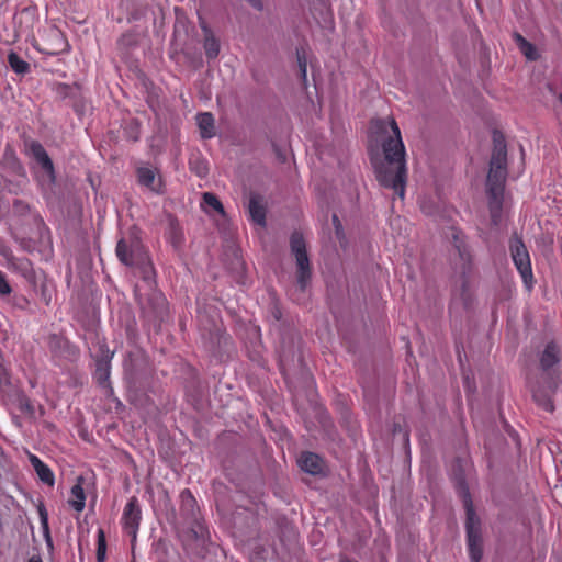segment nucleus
<instances>
[{
	"mask_svg": "<svg viewBox=\"0 0 562 562\" xmlns=\"http://www.w3.org/2000/svg\"><path fill=\"white\" fill-rule=\"evenodd\" d=\"M514 38L519 50L526 56V58L529 60H536L538 58L537 49L530 42H528L519 33H515Z\"/></svg>",
	"mask_w": 562,
	"mask_h": 562,
	"instance_id": "21",
	"label": "nucleus"
},
{
	"mask_svg": "<svg viewBox=\"0 0 562 562\" xmlns=\"http://www.w3.org/2000/svg\"><path fill=\"white\" fill-rule=\"evenodd\" d=\"M248 211H249V214H250V217L251 220L265 227L267 222H266V213H267V210H266V205L263 203V198L260 195V194H257V193H250V196H249V203H248Z\"/></svg>",
	"mask_w": 562,
	"mask_h": 562,
	"instance_id": "12",
	"label": "nucleus"
},
{
	"mask_svg": "<svg viewBox=\"0 0 562 562\" xmlns=\"http://www.w3.org/2000/svg\"><path fill=\"white\" fill-rule=\"evenodd\" d=\"M507 178V147L502 133L493 134V151L486 179L491 221L498 225L502 216L504 188Z\"/></svg>",
	"mask_w": 562,
	"mask_h": 562,
	"instance_id": "2",
	"label": "nucleus"
},
{
	"mask_svg": "<svg viewBox=\"0 0 562 562\" xmlns=\"http://www.w3.org/2000/svg\"><path fill=\"white\" fill-rule=\"evenodd\" d=\"M299 464L304 472L313 475L321 473L323 470L322 459L312 452L302 453Z\"/></svg>",
	"mask_w": 562,
	"mask_h": 562,
	"instance_id": "14",
	"label": "nucleus"
},
{
	"mask_svg": "<svg viewBox=\"0 0 562 562\" xmlns=\"http://www.w3.org/2000/svg\"><path fill=\"white\" fill-rule=\"evenodd\" d=\"M14 403L18 407V409L24 414L27 417H33L35 409L34 405L31 403V401L23 394V393H16Z\"/></svg>",
	"mask_w": 562,
	"mask_h": 562,
	"instance_id": "24",
	"label": "nucleus"
},
{
	"mask_svg": "<svg viewBox=\"0 0 562 562\" xmlns=\"http://www.w3.org/2000/svg\"><path fill=\"white\" fill-rule=\"evenodd\" d=\"M181 503L182 510H184L186 513H190L192 516H194L195 499L189 490H184L181 492ZM195 517H193V519Z\"/></svg>",
	"mask_w": 562,
	"mask_h": 562,
	"instance_id": "26",
	"label": "nucleus"
},
{
	"mask_svg": "<svg viewBox=\"0 0 562 562\" xmlns=\"http://www.w3.org/2000/svg\"><path fill=\"white\" fill-rule=\"evenodd\" d=\"M8 63L14 72L24 75L30 70V64L23 60L16 53L11 52L8 55Z\"/></svg>",
	"mask_w": 562,
	"mask_h": 562,
	"instance_id": "23",
	"label": "nucleus"
},
{
	"mask_svg": "<svg viewBox=\"0 0 562 562\" xmlns=\"http://www.w3.org/2000/svg\"><path fill=\"white\" fill-rule=\"evenodd\" d=\"M115 251L123 265L137 268L145 281L153 280L155 273L153 265L138 238L130 237L120 239Z\"/></svg>",
	"mask_w": 562,
	"mask_h": 562,
	"instance_id": "4",
	"label": "nucleus"
},
{
	"mask_svg": "<svg viewBox=\"0 0 562 562\" xmlns=\"http://www.w3.org/2000/svg\"><path fill=\"white\" fill-rule=\"evenodd\" d=\"M38 514H40L41 524L43 527V533H44L46 543L49 548H53L52 537H50L49 527H48V514H47L46 509L44 508V506L38 507Z\"/></svg>",
	"mask_w": 562,
	"mask_h": 562,
	"instance_id": "25",
	"label": "nucleus"
},
{
	"mask_svg": "<svg viewBox=\"0 0 562 562\" xmlns=\"http://www.w3.org/2000/svg\"><path fill=\"white\" fill-rule=\"evenodd\" d=\"M246 1L249 2V4L251 7H254L255 9H257L258 11H261L263 9V4H262L261 0H246Z\"/></svg>",
	"mask_w": 562,
	"mask_h": 562,
	"instance_id": "35",
	"label": "nucleus"
},
{
	"mask_svg": "<svg viewBox=\"0 0 562 562\" xmlns=\"http://www.w3.org/2000/svg\"><path fill=\"white\" fill-rule=\"evenodd\" d=\"M137 175L140 184L146 186L156 192L160 190V180H156L154 169L142 167L137 170Z\"/></svg>",
	"mask_w": 562,
	"mask_h": 562,
	"instance_id": "19",
	"label": "nucleus"
},
{
	"mask_svg": "<svg viewBox=\"0 0 562 562\" xmlns=\"http://www.w3.org/2000/svg\"><path fill=\"white\" fill-rule=\"evenodd\" d=\"M181 540L184 549L196 557H204L209 541V533L196 518L191 522V526L181 532Z\"/></svg>",
	"mask_w": 562,
	"mask_h": 562,
	"instance_id": "7",
	"label": "nucleus"
},
{
	"mask_svg": "<svg viewBox=\"0 0 562 562\" xmlns=\"http://www.w3.org/2000/svg\"><path fill=\"white\" fill-rule=\"evenodd\" d=\"M203 201L204 203L212 207L213 210L217 211L218 213L221 214H224V207H223V204L222 202L216 198L215 194L213 193H210V192H205L203 194Z\"/></svg>",
	"mask_w": 562,
	"mask_h": 562,
	"instance_id": "27",
	"label": "nucleus"
},
{
	"mask_svg": "<svg viewBox=\"0 0 562 562\" xmlns=\"http://www.w3.org/2000/svg\"><path fill=\"white\" fill-rule=\"evenodd\" d=\"M12 289L2 271H0V295H9Z\"/></svg>",
	"mask_w": 562,
	"mask_h": 562,
	"instance_id": "29",
	"label": "nucleus"
},
{
	"mask_svg": "<svg viewBox=\"0 0 562 562\" xmlns=\"http://www.w3.org/2000/svg\"><path fill=\"white\" fill-rule=\"evenodd\" d=\"M306 71H307V67H305V68H300V74H301L302 80H303L304 82L306 81Z\"/></svg>",
	"mask_w": 562,
	"mask_h": 562,
	"instance_id": "37",
	"label": "nucleus"
},
{
	"mask_svg": "<svg viewBox=\"0 0 562 562\" xmlns=\"http://www.w3.org/2000/svg\"><path fill=\"white\" fill-rule=\"evenodd\" d=\"M369 156L376 180L404 198L407 178L406 151L401 130L390 116L372 119L369 126Z\"/></svg>",
	"mask_w": 562,
	"mask_h": 562,
	"instance_id": "1",
	"label": "nucleus"
},
{
	"mask_svg": "<svg viewBox=\"0 0 562 562\" xmlns=\"http://www.w3.org/2000/svg\"><path fill=\"white\" fill-rule=\"evenodd\" d=\"M140 520V508L136 497H132L123 513L124 527L135 538Z\"/></svg>",
	"mask_w": 562,
	"mask_h": 562,
	"instance_id": "11",
	"label": "nucleus"
},
{
	"mask_svg": "<svg viewBox=\"0 0 562 562\" xmlns=\"http://www.w3.org/2000/svg\"><path fill=\"white\" fill-rule=\"evenodd\" d=\"M451 238V263L454 273L459 276V279L457 280V286L464 306H468L471 300V295L468 290L467 276L471 272L472 269V255L467 244L465 236L461 232L452 229Z\"/></svg>",
	"mask_w": 562,
	"mask_h": 562,
	"instance_id": "3",
	"label": "nucleus"
},
{
	"mask_svg": "<svg viewBox=\"0 0 562 562\" xmlns=\"http://www.w3.org/2000/svg\"><path fill=\"white\" fill-rule=\"evenodd\" d=\"M290 249L295 259L296 282L300 289L304 291L312 278V267L306 250V243L302 233L295 231L291 234Z\"/></svg>",
	"mask_w": 562,
	"mask_h": 562,
	"instance_id": "6",
	"label": "nucleus"
},
{
	"mask_svg": "<svg viewBox=\"0 0 562 562\" xmlns=\"http://www.w3.org/2000/svg\"><path fill=\"white\" fill-rule=\"evenodd\" d=\"M20 267L24 271L25 274L32 273V268H31V263L29 260H26V259L20 260Z\"/></svg>",
	"mask_w": 562,
	"mask_h": 562,
	"instance_id": "34",
	"label": "nucleus"
},
{
	"mask_svg": "<svg viewBox=\"0 0 562 562\" xmlns=\"http://www.w3.org/2000/svg\"><path fill=\"white\" fill-rule=\"evenodd\" d=\"M200 26L204 34L203 47L209 59H215L220 54V42L206 22L200 18Z\"/></svg>",
	"mask_w": 562,
	"mask_h": 562,
	"instance_id": "13",
	"label": "nucleus"
},
{
	"mask_svg": "<svg viewBox=\"0 0 562 562\" xmlns=\"http://www.w3.org/2000/svg\"><path fill=\"white\" fill-rule=\"evenodd\" d=\"M333 224L335 226L337 236L340 237L342 235V225L336 214L333 215Z\"/></svg>",
	"mask_w": 562,
	"mask_h": 562,
	"instance_id": "32",
	"label": "nucleus"
},
{
	"mask_svg": "<svg viewBox=\"0 0 562 562\" xmlns=\"http://www.w3.org/2000/svg\"><path fill=\"white\" fill-rule=\"evenodd\" d=\"M144 315L150 321H162L167 315V301L160 293H153L142 306Z\"/></svg>",
	"mask_w": 562,
	"mask_h": 562,
	"instance_id": "10",
	"label": "nucleus"
},
{
	"mask_svg": "<svg viewBox=\"0 0 562 562\" xmlns=\"http://www.w3.org/2000/svg\"><path fill=\"white\" fill-rule=\"evenodd\" d=\"M29 562H42V559L38 555H33L30 558Z\"/></svg>",
	"mask_w": 562,
	"mask_h": 562,
	"instance_id": "38",
	"label": "nucleus"
},
{
	"mask_svg": "<svg viewBox=\"0 0 562 562\" xmlns=\"http://www.w3.org/2000/svg\"><path fill=\"white\" fill-rule=\"evenodd\" d=\"M196 123L200 130V135L203 139H209L215 136V123L211 113L204 112L198 114Z\"/></svg>",
	"mask_w": 562,
	"mask_h": 562,
	"instance_id": "15",
	"label": "nucleus"
},
{
	"mask_svg": "<svg viewBox=\"0 0 562 562\" xmlns=\"http://www.w3.org/2000/svg\"><path fill=\"white\" fill-rule=\"evenodd\" d=\"M557 387L558 383L549 375H546L543 378V383L532 390L533 400L539 406L549 413H552L554 409L551 395L554 393Z\"/></svg>",
	"mask_w": 562,
	"mask_h": 562,
	"instance_id": "9",
	"label": "nucleus"
},
{
	"mask_svg": "<svg viewBox=\"0 0 562 562\" xmlns=\"http://www.w3.org/2000/svg\"><path fill=\"white\" fill-rule=\"evenodd\" d=\"M167 234L170 239V243L175 248H179L183 243V233L179 225V222L173 215L167 214Z\"/></svg>",
	"mask_w": 562,
	"mask_h": 562,
	"instance_id": "16",
	"label": "nucleus"
},
{
	"mask_svg": "<svg viewBox=\"0 0 562 562\" xmlns=\"http://www.w3.org/2000/svg\"><path fill=\"white\" fill-rule=\"evenodd\" d=\"M271 313H272V316L274 317V319H277V321L281 319L282 313L277 304L273 306Z\"/></svg>",
	"mask_w": 562,
	"mask_h": 562,
	"instance_id": "36",
	"label": "nucleus"
},
{
	"mask_svg": "<svg viewBox=\"0 0 562 562\" xmlns=\"http://www.w3.org/2000/svg\"><path fill=\"white\" fill-rule=\"evenodd\" d=\"M30 462L31 464L33 465L37 476L40 477V480L49 485V486H53L54 485V482H55V479H54V474L53 472L50 471V469L44 464L34 454H31L30 456Z\"/></svg>",
	"mask_w": 562,
	"mask_h": 562,
	"instance_id": "17",
	"label": "nucleus"
},
{
	"mask_svg": "<svg viewBox=\"0 0 562 562\" xmlns=\"http://www.w3.org/2000/svg\"><path fill=\"white\" fill-rule=\"evenodd\" d=\"M459 486L463 494V504L467 510L465 530L470 558L472 562H480L483 555L481 520L474 512L471 496L462 479L459 480Z\"/></svg>",
	"mask_w": 562,
	"mask_h": 562,
	"instance_id": "5",
	"label": "nucleus"
},
{
	"mask_svg": "<svg viewBox=\"0 0 562 562\" xmlns=\"http://www.w3.org/2000/svg\"><path fill=\"white\" fill-rule=\"evenodd\" d=\"M296 56H297V64H299V68H305L307 67V63H306V58H305V55H304V52H300L299 49L296 50Z\"/></svg>",
	"mask_w": 562,
	"mask_h": 562,
	"instance_id": "33",
	"label": "nucleus"
},
{
	"mask_svg": "<svg viewBox=\"0 0 562 562\" xmlns=\"http://www.w3.org/2000/svg\"><path fill=\"white\" fill-rule=\"evenodd\" d=\"M82 484L83 477L78 476L77 483L71 487V498L68 501L69 505L77 512H81L85 508L86 495Z\"/></svg>",
	"mask_w": 562,
	"mask_h": 562,
	"instance_id": "18",
	"label": "nucleus"
},
{
	"mask_svg": "<svg viewBox=\"0 0 562 562\" xmlns=\"http://www.w3.org/2000/svg\"><path fill=\"white\" fill-rule=\"evenodd\" d=\"M31 149L36 160L41 164L42 168L52 175L54 172L53 161L48 157L44 147L40 143H33L31 145Z\"/></svg>",
	"mask_w": 562,
	"mask_h": 562,
	"instance_id": "20",
	"label": "nucleus"
},
{
	"mask_svg": "<svg viewBox=\"0 0 562 562\" xmlns=\"http://www.w3.org/2000/svg\"><path fill=\"white\" fill-rule=\"evenodd\" d=\"M510 252L513 260L524 279V282L530 286L532 281V271L529 254L521 238L518 236H514L510 239Z\"/></svg>",
	"mask_w": 562,
	"mask_h": 562,
	"instance_id": "8",
	"label": "nucleus"
},
{
	"mask_svg": "<svg viewBox=\"0 0 562 562\" xmlns=\"http://www.w3.org/2000/svg\"><path fill=\"white\" fill-rule=\"evenodd\" d=\"M97 374H98V380L100 383H103L106 381L108 376H109V368H108V364L105 363L104 364V368H99L98 371H97Z\"/></svg>",
	"mask_w": 562,
	"mask_h": 562,
	"instance_id": "31",
	"label": "nucleus"
},
{
	"mask_svg": "<svg viewBox=\"0 0 562 562\" xmlns=\"http://www.w3.org/2000/svg\"><path fill=\"white\" fill-rule=\"evenodd\" d=\"M13 211L20 215H23L30 211V206L21 200H15L13 203Z\"/></svg>",
	"mask_w": 562,
	"mask_h": 562,
	"instance_id": "30",
	"label": "nucleus"
},
{
	"mask_svg": "<svg viewBox=\"0 0 562 562\" xmlns=\"http://www.w3.org/2000/svg\"><path fill=\"white\" fill-rule=\"evenodd\" d=\"M558 353V347L553 342L547 345L540 360L541 366L544 370H548L559 361Z\"/></svg>",
	"mask_w": 562,
	"mask_h": 562,
	"instance_id": "22",
	"label": "nucleus"
},
{
	"mask_svg": "<svg viewBox=\"0 0 562 562\" xmlns=\"http://www.w3.org/2000/svg\"><path fill=\"white\" fill-rule=\"evenodd\" d=\"M106 551L105 536L102 529L98 532L97 561L104 562Z\"/></svg>",
	"mask_w": 562,
	"mask_h": 562,
	"instance_id": "28",
	"label": "nucleus"
},
{
	"mask_svg": "<svg viewBox=\"0 0 562 562\" xmlns=\"http://www.w3.org/2000/svg\"><path fill=\"white\" fill-rule=\"evenodd\" d=\"M340 562H356V561H352V560H350L348 558H344V559L340 560Z\"/></svg>",
	"mask_w": 562,
	"mask_h": 562,
	"instance_id": "39",
	"label": "nucleus"
}]
</instances>
